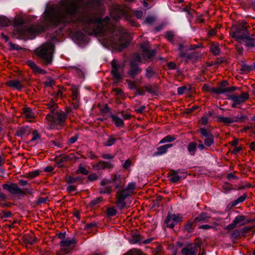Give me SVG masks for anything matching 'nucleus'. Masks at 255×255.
I'll list each match as a JSON object with an SVG mask.
<instances>
[{
  "label": "nucleus",
  "mask_w": 255,
  "mask_h": 255,
  "mask_svg": "<svg viewBox=\"0 0 255 255\" xmlns=\"http://www.w3.org/2000/svg\"><path fill=\"white\" fill-rule=\"evenodd\" d=\"M245 220V217L244 216L238 215L235 218L233 221L236 225H238V224L243 225L244 223H243V222H244Z\"/></svg>",
  "instance_id": "43"
},
{
  "label": "nucleus",
  "mask_w": 255,
  "mask_h": 255,
  "mask_svg": "<svg viewBox=\"0 0 255 255\" xmlns=\"http://www.w3.org/2000/svg\"><path fill=\"white\" fill-rule=\"evenodd\" d=\"M67 118V113L63 111H55L52 114H48L45 119L50 128L58 129L65 125Z\"/></svg>",
  "instance_id": "4"
},
{
  "label": "nucleus",
  "mask_w": 255,
  "mask_h": 255,
  "mask_svg": "<svg viewBox=\"0 0 255 255\" xmlns=\"http://www.w3.org/2000/svg\"><path fill=\"white\" fill-rule=\"evenodd\" d=\"M111 118L112 121L117 127L123 128L124 127V122H123V120L119 117L112 115L111 116Z\"/></svg>",
  "instance_id": "28"
},
{
  "label": "nucleus",
  "mask_w": 255,
  "mask_h": 255,
  "mask_svg": "<svg viewBox=\"0 0 255 255\" xmlns=\"http://www.w3.org/2000/svg\"><path fill=\"white\" fill-rule=\"evenodd\" d=\"M54 50V44L51 42H47L37 49L36 54L44 61L46 64H50L52 63Z\"/></svg>",
  "instance_id": "5"
},
{
  "label": "nucleus",
  "mask_w": 255,
  "mask_h": 255,
  "mask_svg": "<svg viewBox=\"0 0 255 255\" xmlns=\"http://www.w3.org/2000/svg\"><path fill=\"white\" fill-rule=\"evenodd\" d=\"M217 34V29L216 28H212L209 30L207 33V35L208 37H211L214 36Z\"/></svg>",
  "instance_id": "61"
},
{
  "label": "nucleus",
  "mask_w": 255,
  "mask_h": 255,
  "mask_svg": "<svg viewBox=\"0 0 255 255\" xmlns=\"http://www.w3.org/2000/svg\"><path fill=\"white\" fill-rule=\"evenodd\" d=\"M39 175V171L38 170H34L26 173L24 177L29 178H34Z\"/></svg>",
  "instance_id": "39"
},
{
  "label": "nucleus",
  "mask_w": 255,
  "mask_h": 255,
  "mask_svg": "<svg viewBox=\"0 0 255 255\" xmlns=\"http://www.w3.org/2000/svg\"><path fill=\"white\" fill-rule=\"evenodd\" d=\"M113 91L115 92V95L120 98H124V93L123 91L120 88H116L113 89Z\"/></svg>",
  "instance_id": "49"
},
{
  "label": "nucleus",
  "mask_w": 255,
  "mask_h": 255,
  "mask_svg": "<svg viewBox=\"0 0 255 255\" xmlns=\"http://www.w3.org/2000/svg\"><path fill=\"white\" fill-rule=\"evenodd\" d=\"M86 156L87 158H89L91 159H95L97 156L95 154L94 152L93 151H87L86 154Z\"/></svg>",
  "instance_id": "57"
},
{
  "label": "nucleus",
  "mask_w": 255,
  "mask_h": 255,
  "mask_svg": "<svg viewBox=\"0 0 255 255\" xmlns=\"http://www.w3.org/2000/svg\"><path fill=\"white\" fill-rule=\"evenodd\" d=\"M140 48L142 49V55L143 60L149 62L156 54L155 50H149L148 42H143L140 44Z\"/></svg>",
  "instance_id": "10"
},
{
  "label": "nucleus",
  "mask_w": 255,
  "mask_h": 255,
  "mask_svg": "<svg viewBox=\"0 0 255 255\" xmlns=\"http://www.w3.org/2000/svg\"><path fill=\"white\" fill-rule=\"evenodd\" d=\"M127 10L123 6L118 4L113 5L111 9V15L115 19L124 16Z\"/></svg>",
  "instance_id": "14"
},
{
  "label": "nucleus",
  "mask_w": 255,
  "mask_h": 255,
  "mask_svg": "<svg viewBox=\"0 0 255 255\" xmlns=\"http://www.w3.org/2000/svg\"><path fill=\"white\" fill-rule=\"evenodd\" d=\"M78 138V135L75 134L73 136L71 137L68 139V142L70 144H73L75 143Z\"/></svg>",
  "instance_id": "62"
},
{
  "label": "nucleus",
  "mask_w": 255,
  "mask_h": 255,
  "mask_svg": "<svg viewBox=\"0 0 255 255\" xmlns=\"http://www.w3.org/2000/svg\"><path fill=\"white\" fill-rule=\"evenodd\" d=\"M208 92L211 94H216L220 95L223 94V90L222 88H215L213 87H210V89H209Z\"/></svg>",
  "instance_id": "40"
},
{
  "label": "nucleus",
  "mask_w": 255,
  "mask_h": 255,
  "mask_svg": "<svg viewBox=\"0 0 255 255\" xmlns=\"http://www.w3.org/2000/svg\"><path fill=\"white\" fill-rule=\"evenodd\" d=\"M32 135L33 137L31 138V140H30L31 142L34 141L40 138V135L38 130H34L32 132Z\"/></svg>",
  "instance_id": "54"
},
{
  "label": "nucleus",
  "mask_w": 255,
  "mask_h": 255,
  "mask_svg": "<svg viewBox=\"0 0 255 255\" xmlns=\"http://www.w3.org/2000/svg\"><path fill=\"white\" fill-rule=\"evenodd\" d=\"M114 164L111 161H100L92 164L93 169L96 171L111 169L114 167Z\"/></svg>",
  "instance_id": "15"
},
{
  "label": "nucleus",
  "mask_w": 255,
  "mask_h": 255,
  "mask_svg": "<svg viewBox=\"0 0 255 255\" xmlns=\"http://www.w3.org/2000/svg\"><path fill=\"white\" fill-rule=\"evenodd\" d=\"M78 180V177H74L72 176H69L67 179V182L69 184H71L77 182Z\"/></svg>",
  "instance_id": "59"
},
{
  "label": "nucleus",
  "mask_w": 255,
  "mask_h": 255,
  "mask_svg": "<svg viewBox=\"0 0 255 255\" xmlns=\"http://www.w3.org/2000/svg\"><path fill=\"white\" fill-rule=\"evenodd\" d=\"M26 65L31 68L33 71L37 73L45 74L46 71L39 68L32 60H27L26 62Z\"/></svg>",
  "instance_id": "22"
},
{
  "label": "nucleus",
  "mask_w": 255,
  "mask_h": 255,
  "mask_svg": "<svg viewBox=\"0 0 255 255\" xmlns=\"http://www.w3.org/2000/svg\"><path fill=\"white\" fill-rule=\"evenodd\" d=\"M24 240L25 243L30 245H33L36 243L35 238L31 236H26Z\"/></svg>",
  "instance_id": "47"
},
{
  "label": "nucleus",
  "mask_w": 255,
  "mask_h": 255,
  "mask_svg": "<svg viewBox=\"0 0 255 255\" xmlns=\"http://www.w3.org/2000/svg\"><path fill=\"white\" fill-rule=\"evenodd\" d=\"M176 139V137L174 135H171L168 134L163 137L160 141V143H163L166 142H170L174 141Z\"/></svg>",
  "instance_id": "38"
},
{
  "label": "nucleus",
  "mask_w": 255,
  "mask_h": 255,
  "mask_svg": "<svg viewBox=\"0 0 255 255\" xmlns=\"http://www.w3.org/2000/svg\"><path fill=\"white\" fill-rule=\"evenodd\" d=\"M2 188L4 190L7 191L11 195H26V194L32 195L33 191L31 190H28L26 188L22 189L14 183H10L9 184H4L2 185Z\"/></svg>",
  "instance_id": "7"
},
{
  "label": "nucleus",
  "mask_w": 255,
  "mask_h": 255,
  "mask_svg": "<svg viewBox=\"0 0 255 255\" xmlns=\"http://www.w3.org/2000/svg\"><path fill=\"white\" fill-rule=\"evenodd\" d=\"M116 140L117 139L113 135H109L107 141L104 143V145L106 146H112L115 143Z\"/></svg>",
  "instance_id": "35"
},
{
  "label": "nucleus",
  "mask_w": 255,
  "mask_h": 255,
  "mask_svg": "<svg viewBox=\"0 0 255 255\" xmlns=\"http://www.w3.org/2000/svg\"><path fill=\"white\" fill-rule=\"evenodd\" d=\"M23 115L27 119L35 118V114L32 110L29 107H25L23 108Z\"/></svg>",
  "instance_id": "25"
},
{
  "label": "nucleus",
  "mask_w": 255,
  "mask_h": 255,
  "mask_svg": "<svg viewBox=\"0 0 255 255\" xmlns=\"http://www.w3.org/2000/svg\"><path fill=\"white\" fill-rule=\"evenodd\" d=\"M65 91V88L63 87L62 88H59L57 92L56 93V96L57 97H62V94Z\"/></svg>",
  "instance_id": "60"
},
{
  "label": "nucleus",
  "mask_w": 255,
  "mask_h": 255,
  "mask_svg": "<svg viewBox=\"0 0 255 255\" xmlns=\"http://www.w3.org/2000/svg\"><path fill=\"white\" fill-rule=\"evenodd\" d=\"M126 82L128 84V86L129 89L133 90L137 89L136 83L134 81H131L129 79H127Z\"/></svg>",
  "instance_id": "52"
},
{
  "label": "nucleus",
  "mask_w": 255,
  "mask_h": 255,
  "mask_svg": "<svg viewBox=\"0 0 255 255\" xmlns=\"http://www.w3.org/2000/svg\"><path fill=\"white\" fill-rule=\"evenodd\" d=\"M240 43H244L248 48L254 47H255V38L251 37L247 35Z\"/></svg>",
  "instance_id": "24"
},
{
  "label": "nucleus",
  "mask_w": 255,
  "mask_h": 255,
  "mask_svg": "<svg viewBox=\"0 0 255 255\" xmlns=\"http://www.w3.org/2000/svg\"><path fill=\"white\" fill-rule=\"evenodd\" d=\"M87 178L89 181L93 182L99 179V176L96 173H92L89 174Z\"/></svg>",
  "instance_id": "53"
},
{
  "label": "nucleus",
  "mask_w": 255,
  "mask_h": 255,
  "mask_svg": "<svg viewBox=\"0 0 255 255\" xmlns=\"http://www.w3.org/2000/svg\"><path fill=\"white\" fill-rule=\"evenodd\" d=\"M204 142L205 145L209 147L214 143V138L213 135H210L208 136L205 137L204 139Z\"/></svg>",
  "instance_id": "36"
},
{
  "label": "nucleus",
  "mask_w": 255,
  "mask_h": 255,
  "mask_svg": "<svg viewBox=\"0 0 255 255\" xmlns=\"http://www.w3.org/2000/svg\"><path fill=\"white\" fill-rule=\"evenodd\" d=\"M210 49L214 55H218L220 53V49L219 47V44L216 43H213L211 44Z\"/></svg>",
  "instance_id": "31"
},
{
  "label": "nucleus",
  "mask_w": 255,
  "mask_h": 255,
  "mask_svg": "<svg viewBox=\"0 0 255 255\" xmlns=\"http://www.w3.org/2000/svg\"><path fill=\"white\" fill-rule=\"evenodd\" d=\"M247 197L248 194L246 193H244L242 196H240L236 200H234L232 202V206H235L237 204L244 202Z\"/></svg>",
  "instance_id": "32"
},
{
  "label": "nucleus",
  "mask_w": 255,
  "mask_h": 255,
  "mask_svg": "<svg viewBox=\"0 0 255 255\" xmlns=\"http://www.w3.org/2000/svg\"><path fill=\"white\" fill-rule=\"evenodd\" d=\"M112 69L111 74L114 78V83H117L121 79H123L122 73L123 71L124 66L118 64L115 59H113L111 63Z\"/></svg>",
  "instance_id": "9"
},
{
  "label": "nucleus",
  "mask_w": 255,
  "mask_h": 255,
  "mask_svg": "<svg viewBox=\"0 0 255 255\" xmlns=\"http://www.w3.org/2000/svg\"><path fill=\"white\" fill-rule=\"evenodd\" d=\"M117 213V211L115 208H109L107 210V214L109 216H115Z\"/></svg>",
  "instance_id": "55"
},
{
  "label": "nucleus",
  "mask_w": 255,
  "mask_h": 255,
  "mask_svg": "<svg viewBox=\"0 0 255 255\" xmlns=\"http://www.w3.org/2000/svg\"><path fill=\"white\" fill-rule=\"evenodd\" d=\"M195 220H189L184 224L183 230L184 231L187 232L188 233H191L194 231V230L196 227Z\"/></svg>",
  "instance_id": "23"
},
{
  "label": "nucleus",
  "mask_w": 255,
  "mask_h": 255,
  "mask_svg": "<svg viewBox=\"0 0 255 255\" xmlns=\"http://www.w3.org/2000/svg\"><path fill=\"white\" fill-rule=\"evenodd\" d=\"M145 90L150 94H155L157 93V87L152 86L150 85H147L144 87Z\"/></svg>",
  "instance_id": "41"
},
{
  "label": "nucleus",
  "mask_w": 255,
  "mask_h": 255,
  "mask_svg": "<svg viewBox=\"0 0 255 255\" xmlns=\"http://www.w3.org/2000/svg\"><path fill=\"white\" fill-rule=\"evenodd\" d=\"M199 131L202 135L205 137L212 135V133L207 131V130L205 128H201Z\"/></svg>",
  "instance_id": "58"
},
{
  "label": "nucleus",
  "mask_w": 255,
  "mask_h": 255,
  "mask_svg": "<svg viewBox=\"0 0 255 255\" xmlns=\"http://www.w3.org/2000/svg\"><path fill=\"white\" fill-rule=\"evenodd\" d=\"M121 178L119 175L115 174L111 180V182H112L115 183V187L116 189H118L119 187L121 186L120 184Z\"/></svg>",
  "instance_id": "34"
},
{
  "label": "nucleus",
  "mask_w": 255,
  "mask_h": 255,
  "mask_svg": "<svg viewBox=\"0 0 255 255\" xmlns=\"http://www.w3.org/2000/svg\"><path fill=\"white\" fill-rule=\"evenodd\" d=\"M240 231L238 230H234L231 233L230 236L231 239H235L240 237Z\"/></svg>",
  "instance_id": "51"
},
{
  "label": "nucleus",
  "mask_w": 255,
  "mask_h": 255,
  "mask_svg": "<svg viewBox=\"0 0 255 255\" xmlns=\"http://www.w3.org/2000/svg\"><path fill=\"white\" fill-rule=\"evenodd\" d=\"M197 143L194 141L190 142L188 145V151L190 154L194 155L197 149Z\"/></svg>",
  "instance_id": "30"
},
{
  "label": "nucleus",
  "mask_w": 255,
  "mask_h": 255,
  "mask_svg": "<svg viewBox=\"0 0 255 255\" xmlns=\"http://www.w3.org/2000/svg\"><path fill=\"white\" fill-rule=\"evenodd\" d=\"M135 189V184L133 182H131L128 184L127 187L125 189L127 190L130 194H132Z\"/></svg>",
  "instance_id": "44"
},
{
  "label": "nucleus",
  "mask_w": 255,
  "mask_h": 255,
  "mask_svg": "<svg viewBox=\"0 0 255 255\" xmlns=\"http://www.w3.org/2000/svg\"><path fill=\"white\" fill-rule=\"evenodd\" d=\"M254 69H255V65H248L245 64L242 65L240 70L242 73H248Z\"/></svg>",
  "instance_id": "33"
},
{
  "label": "nucleus",
  "mask_w": 255,
  "mask_h": 255,
  "mask_svg": "<svg viewBox=\"0 0 255 255\" xmlns=\"http://www.w3.org/2000/svg\"><path fill=\"white\" fill-rule=\"evenodd\" d=\"M155 74L156 72H155L154 70H153V69L151 67H148L146 69L145 76L147 78H150L151 77H153Z\"/></svg>",
  "instance_id": "45"
},
{
  "label": "nucleus",
  "mask_w": 255,
  "mask_h": 255,
  "mask_svg": "<svg viewBox=\"0 0 255 255\" xmlns=\"http://www.w3.org/2000/svg\"><path fill=\"white\" fill-rule=\"evenodd\" d=\"M23 19L20 17L15 18L14 21V34L20 38H28L30 36L42 32L44 27L38 24L22 25Z\"/></svg>",
  "instance_id": "3"
},
{
  "label": "nucleus",
  "mask_w": 255,
  "mask_h": 255,
  "mask_svg": "<svg viewBox=\"0 0 255 255\" xmlns=\"http://www.w3.org/2000/svg\"><path fill=\"white\" fill-rule=\"evenodd\" d=\"M246 24L245 21H243L231 28L230 34L236 41L240 42L247 35H250Z\"/></svg>",
  "instance_id": "6"
},
{
  "label": "nucleus",
  "mask_w": 255,
  "mask_h": 255,
  "mask_svg": "<svg viewBox=\"0 0 255 255\" xmlns=\"http://www.w3.org/2000/svg\"><path fill=\"white\" fill-rule=\"evenodd\" d=\"M47 109L50 110V113L52 114L53 112H55V110L57 108L58 106L56 103L55 100H50L49 102L46 103L45 104Z\"/></svg>",
  "instance_id": "27"
},
{
  "label": "nucleus",
  "mask_w": 255,
  "mask_h": 255,
  "mask_svg": "<svg viewBox=\"0 0 255 255\" xmlns=\"http://www.w3.org/2000/svg\"><path fill=\"white\" fill-rule=\"evenodd\" d=\"M140 241V237L139 236H132L130 242L132 244H136Z\"/></svg>",
  "instance_id": "64"
},
{
  "label": "nucleus",
  "mask_w": 255,
  "mask_h": 255,
  "mask_svg": "<svg viewBox=\"0 0 255 255\" xmlns=\"http://www.w3.org/2000/svg\"><path fill=\"white\" fill-rule=\"evenodd\" d=\"M103 200V198L101 197H97L95 199L92 200L90 203L89 205L91 206H95L99 204Z\"/></svg>",
  "instance_id": "48"
},
{
  "label": "nucleus",
  "mask_w": 255,
  "mask_h": 255,
  "mask_svg": "<svg viewBox=\"0 0 255 255\" xmlns=\"http://www.w3.org/2000/svg\"><path fill=\"white\" fill-rule=\"evenodd\" d=\"M179 173V170H170L167 173V177L169 178V180L173 183L179 182L181 179V176L178 175Z\"/></svg>",
  "instance_id": "19"
},
{
  "label": "nucleus",
  "mask_w": 255,
  "mask_h": 255,
  "mask_svg": "<svg viewBox=\"0 0 255 255\" xmlns=\"http://www.w3.org/2000/svg\"><path fill=\"white\" fill-rule=\"evenodd\" d=\"M112 191L111 186H107L104 189H101L100 191L101 194H110Z\"/></svg>",
  "instance_id": "56"
},
{
  "label": "nucleus",
  "mask_w": 255,
  "mask_h": 255,
  "mask_svg": "<svg viewBox=\"0 0 255 255\" xmlns=\"http://www.w3.org/2000/svg\"><path fill=\"white\" fill-rule=\"evenodd\" d=\"M183 221V217L181 214H168L165 223L167 227L173 228L174 226L181 223Z\"/></svg>",
  "instance_id": "11"
},
{
  "label": "nucleus",
  "mask_w": 255,
  "mask_h": 255,
  "mask_svg": "<svg viewBox=\"0 0 255 255\" xmlns=\"http://www.w3.org/2000/svg\"><path fill=\"white\" fill-rule=\"evenodd\" d=\"M5 85L9 87L18 91L21 90L23 88L21 82L17 79L9 80L5 83Z\"/></svg>",
  "instance_id": "21"
},
{
  "label": "nucleus",
  "mask_w": 255,
  "mask_h": 255,
  "mask_svg": "<svg viewBox=\"0 0 255 255\" xmlns=\"http://www.w3.org/2000/svg\"><path fill=\"white\" fill-rule=\"evenodd\" d=\"M81 21L85 33L90 35L107 36V43L119 51L127 47L130 41L129 34L126 30L111 24L108 16L102 19L93 15L85 14Z\"/></svg>",
  "instance_id": "1"
},
{
  "label": "nucleus",
  "mask_w": 255,
  "mask_h": 255,
  "mask_svg": "<svg viewBox=\"0 0 255 255\" xmlns=\"http://www.w3.org/2000/svg\"><path fill=\"white\" fill-rule=\"evenodd\" d=\"M71 91L72 92V95L71 96V98L72 100L76 102V103H73V107L75 109H77L79 107V100H80V95H79V89L76 86H72Z\"/></svg>",
  "instance_id": "17"
},
{
  "label": "nucleus",
  "mask_w": 255,
  "mask_h": 255,
  "mask_svg": "<svg viewBox=\"0 0 255 255\" xmlns=\"http://www.w3.org/2000/svg\"><path fill=\"white\" fill-rule=\"evenodd\" d=\"M199 144H198V148L201 150H204L207 149L206 146L205 145L204 143H203L202 141L201 140H198Z\"/></svg>",
  "instance_id": "63"
},
{
  "label": "nucleus",
  "mask_w": 255,
  "mask_h": 255,
  "mask_svg": "<svg viewBox=\"0 0 255 255\" xmlns=\"http://www.w3.org/2000/svg\"><path fill=\"white\" fill-rule=\"evenodd\" d=\"M84 229L86 230L88 233L95 234L97 230V224L96 222H92L86 224Z\"/></svg>",
  "instance_id": "26"
},
{
  "label": "nucleus",
  "mask_w": 255,
  "mask_h": 255,
  "mask_svg": "<svg viewBox=\"0 0 255 255\" xmlns=\"http://www.w3.org/2000/svg\"><path fill=\"white\" fill-rule=\"evenodd\" d=\"M76 245L77 241L75 238H67L66 240H62L59 243L60 247H61L59 254L61 255H66V254L71 253L74 250Z\"/></svg>",
  "instance_id": "8"
},
{
  "label": "nucleus",
  "mask_w": 255,
  "mask_h": 255,
  "mask_svg": "<svg viewBox=\"0 0 255 255\" xmlns=\"http://www.w3.org/2000/svg\"><path fill=\"white\" fill-rule=\"evenodd\" d=\"M216 119H217V122L228 125L243 121L245 119V117L242 115L233 117L232 118L217 116L216 117Z\"/></svg>",
  "instance_id": "16"
},
{
  "label": "nucleus",
  "mask_w": 255,
  "mask_h": 255,
  "mask_svg": "<svg viewBox=\"0 0 255 255\" xmlns=\"http://www.w3.org/2000/svg\"><path fill=\"white\" fill-rule=\"evenodd\" d=\"M77 173H81L83 175H87L88 173V170L85 168L84 166L80 164L79 166L78 169L76 171Z\"/></svg>",
  "instance_id": "50"
},
{
  "label": "nucleus",
  "mask_w": 255,
  "mask_h": 255,
  "mask_svg": "<svg viewBox=\"0 0 255 255\" xmlns=\"http://www.w3.org/2000/svg\"><path fill=\"white\" fill-rule=\"evenodd\" d=\"M165 38L171 43H173L174 41L175 35L171 31H167L164 35Z\"/></svg>",
  "instance_id": "42"
},
{
  "label": "nucleus",
  "mask_w": 255,
  "mask_h": 255,
  "mask_svg": "<svg viewBox=\"0 0 255 255\" xmlns=\"http://www.w3.org/2000/svg\"><path fill=\"white\" fill-rule=\"evenodd\" d=\"M209 217L208 214L205 212H202L195 219V221L198 222L206 223L208 221Z\"/></svg>",
  "instance_id": "29"
},
{
  "label": "nucleus",
  "mask_w": 255,
  "mask_h": 255,
  "mask_svg": "<svg viewBox=\"0 0 255 255\" xmlns=\"http://www.w3.org/2000/svg\"><path fill=\"white\" fill-rule=\"evenodd\" d=\"M129 65L130 69L128 73L134 79L137 74L141 72V69L139 67L138 65L134 61H131Z\"/></svg>",
  "instance_id": "18"
},
{
  "label": "nucleus",
  "mask_w": 255,
  "mask_h": 255,
  "mask_svg": "<svg viewBox=\"0 0 255 255\" xmlns=\"http://www.w3.org/2000/svg\"><path fill=\"white\" fill-rule=\"evenodd\" d=\"M83 0H62L61 7L64 8L65 11L58 10V9H51L45 12V20L50 24L56 26L62 22H67L66 19L68 14L73 15L78 9V2Z\"/></svg>",
  "instance_id": "2"
},
{
  "label": "nucleus",
  "mask_w": 255,
  "mask_h": 255,
  "mask_svg": "<svg viewBox=\"0 0 255 255\" xmlns=\"http://www.w3.org/2000/svg\"><path fill=\"white\" fill-rule=\"evenodd\" d=\"M249 99V94L246 92H242L240 96H232L230 99L234 102L236 103L241 104L245 102Z\"/></svg>",
  "instance_id": "20"
},
{
  "label": "nucleus",
  "mask_w": 255,
  "mask_h": 255,
  "mask_svg": "<svg viewBox=\"0 0 255 255\" xmlns=\"http://www.w3.org/2000/svg\"><path fill=\"white\" fill-rule=\"evenodd\" d=\"M124 255H146L144 254L140 250L137 249H133L129 252L125 254Z\"/></svg>",
  "instance_id": "46"
},
{
  "label": "nucleus",
  "mask_w": 255,
  "mask_h": 255,
  "mask_svg": "<svg viewBox=\"0 0 255 255\" xmlns=\"http://www.w3.org/2000/svg\"><path fill=\"white\" fill-rule=\"evenodd\" d=\"M200 246L197 243L189 244L184 247L180 251L181 255H197Z\"/></svg>",
  "instance_id": "13"
},
{
  "label": "nucleus",
  "mask_w": 255,
  "mask_h": 255,
  "mask_svg": "<svg viewBox=\"0 0 255 255\" xmlns=\"http://www.w3.org/2000/svg\"><path fill=\"white\" fill-rule=\"evenodd\" d=\"M132 195L130 193L128 192L127 190H123L120 191H118L117 193V201L116 205L117 206L121 209H123L125 208L126 203L125 200L129 196Z\"/></svg>",
  "instance_id": "12"
},
{
  "label": "nucleus",
  "mask_w": 255,
  "mask_h": 255,
  "mask_svg": "<svg viewBox=\"0 0 255 255\" xmlns=\"http://www.w3.org/2000/svg\"><path fill=\"white\" fill-rule=\"evenodd\" d=\"M157 151L154 152V155L159 156L166 153L167 151V149L164 145H161L157 148Z\"/></svg>",
  "instance_id": "37"
}]
</instances>
